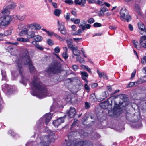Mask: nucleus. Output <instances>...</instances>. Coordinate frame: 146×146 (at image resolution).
Listing matches in <instances>:
<instances>
[{
  "mask_svg": "<svg viewBox=\"0 0 146 146\" xmlns=\"http://www.w3.org/2000/svg\"><path fill=\"white\" fill-rule=\"evenodd\" d=\"M13 29L12 27H10L8 29L4 31V35L6 36H9L11 35Z\"/></svg>",
  "mask_w": 146,
  "mask_h": 146,
  "instance_id": "obj_24",
  "label": "nucleus"
},
{
  "mask_svg": "<svg viewBox=\"0 0 146 146\" xmlns=\"http://www.w3.org/2000/svg\"><path fill=\"white\" fill-rule=\"evenodd\" d=\"M49 133V135H45L40 138V141L36 146H46L48 145L51 142H54L55 140V135L54 133L50 130H47Z\"/></svg>",
  "mask_w": 146,
  "mask_h": 146,
  "instance_id": "obj_3",
  "label": "nucleus"
},
{
  "mask_svg": "<svg viewBox=\"0 0 146 146\" xmlns=\"http://www.w3.org/2000/svg\"><path fill=\"white\" fill-rule=\"evenodd\" d=\"M54 52L56 53H58L60 51V48L58 46H57L54 49Z\"/></svg>",
  "mask_w": 146,
  "mask_h": 146,
  "instance_id": "obj_46",
  "label": "nucleus"
},
{
  "mask_svg": "<svg viewBox=\"0 0 146 146\" xmlns=\"http://www.w3.org/2000/svg\"><path fill=\"white\" fill-rule=\"evenodd\" d=\"M102 0H98L97 1V3L101 5H102L104 4V2Z\"/></svg>",
  "mask_w": 146,
  "mask_h": 146,
  "instance_id": "obj_45",
  "label": "nucleus"
},
{
  "mask_svg": "<svg viewBox=\"0 0 146 146\" xmlns=\"http://www.w3.org/2000/svg\"><path fill=\"white\" fill-rule=\"evenodd\" d=\"M70 15L69 13H67L66 15L64 16L66 20H69L70 18Z\"/></svg>",
  "mask_w": 146,
  "mask_h": 146,
  "instance_id": "obj_40",
  "label": "nucleus"
},
{
  "mask_svg": "<svg viewBox=\"0 0 146 146\" xmlns=\"http://www.w3.org/2000/svg\"><path fill=\"white\" fill-rule=\"evenodd\" d=\"M47 33L48 35L50 37H52L54 36L55 33H54L50 31H48L47 32Z\"/></svg>",
  "mask_w": 146,
  "mask_h": 146,
  "instance_id": "obj_36",
  "label": "nucleus"
},
{
  "mask_svg": "<svg viewBox=\"0 0 146 146\" xmlns=\"http://www.w3.org/2000/svg\"><path fill=\"white\" fill-rule=\"evenodd\" d=\"M84 86L85 90L88 92L90 88L88 85L87 84H85Z\"/></svg>",
  "mask_w": 146,
  "mask_h": 146,
  "instance_id": "obj_52",
  "label": "nucleus"
},
{
  "mask_svg": "<svg viewBox=\"0 0 146 146\" xmlns=\"http://www.w3.org/2000/svg\"><path fill=\"white\" fill-rule=\"evenodd\" d=\"M66 42L67 44L68 48L70 50L75 46L72 44L73 41L72 39H68L66 40Z\"/></svg>",
  "mask_w": 146,
  "mask_h": 146,
  "instance_id": "obj_21",
  "label": "nucleus"
},
{
  "mask_svg": "<svg viewBox=\"0 0 146 146\" xmlns=\"http://www.w3.org/2000/svg\"><path fill=\"white\" fill-rule=\"evenodd\" d=\"M61 10L56 9L54 10V15L56 16L59 17L61 13Z\"/></svg>",
  "mask_w": 146,
  "mask_h": 146,
  "instance_id": "obj_29",
  "label": "nucleus"
},
{
  "mask_svg": "<svg viewBox=\"0 0 146 146\" xmlns=\"http://www.w3.org/2000/svg\"><path fill=\"white\" fill-rule=\"evenodd\" d=\"M60 31L61 33L62 34L65 35L66 33V31L65 28L64 29H61Z\"/></svg>",
  "mask_w": 146,
  "mask_h": 146,
  "instance_id": "obj_47",
  "label": "nucleus"
},
{
  "mask_svg": "<svg viewBox=\"0 0 146 146\" xmlns=\"http://www.w3.org/2000/svg\"><path fill=\"white\" fill-rule=\"evenodd\" d=\"M81 74L82 79L86 81L87 83H88V81L85 78L87 77L88 76L87 73L85 72H81Z\"/></svg>",
  "mask_w": 146,
  "mask_h": 146,
  "instance_id": "obj_25",
  "label": "nucleus"
},
{
  "mask_svg": "<svg viewBox=\"0 0 146 146\" xmlns=\"http://www.w3.org/2000/svg\"><path fill=\"white\" fill-rule=\"evenodd\" d=\"M146 36H142L140 38V43L142 46L146 48Z\"/></svg>",
  "mask_w": 146,
  "mask_h": 146,
  "instance_id": "obj_13",
  "label": "nucleus"
},
{
  "mask_svg": "<svg viewBox=\"0 0 146 146\" xmlns=\"http://www.w3.org/2000/svg\"><path fill=\"white\" fill-rule=\"evenodd\" d=\"M28 32V29L26 28H24L19 34V35L20 36H23L27 34Z\"/></svg>",
  "mask_w": 146,
  "mask_h": 146,
  "instance_id": "obj_26",
  "label": "nucleus"
},
{
  "mask_svg": "<svg viewBox=\"0 0 146 146\" xmlns=\"http://www.w3.org/2000/svg\"><path fill=\"white\" fill-rule=\"evenodd\" d=\"M93 26L96 27H101L102 26L101 24L98 23H95L93 24Z\"/></svg>",
  "mask_w": 146,
  "mask_h": 146,
  "instance_id": "obj_41",
  "label": "nucleus"
},
{
  "mask_svg": "<svg viewBox=\"0 0 146 146\" xmlns=\"http://www.w3.org/2000/svg\"><path fill=\"white\" fill-rule=\"evenodd\" d=\"M87 21L90 23H92L95 21V20L93 18H90L88 19Z\"/></svg>",
  "mask_w": 146,
  "mask_h": 146,
  "instance_id": "obj_43",
  "label": "nucleus"
},
{
  "mask_svg": "<svg viewBox=\"0 0 146 146\" xmlns=\"http://www.w3.org/2000/svg\"><path fill=\"white\" fill-rule=\"evenodd\" d=\"M71 13L72 15L74 16H76L77 15H76V12L75 10H72V11H71Z\"/></svg>",
  "mask_w": 146,
  "mask_h": 146,
  "instance_id": "obj_56",
  "label": "nucleus"
},
{
  "mask_svg": "<svg viewBox=\"0 0 146 146\" xmlns=\"http://www.w3.org/2000/svg\"><path fill=\"white\" fill-rule=\"evenodd\" d=\"M16 7V4L14 3H12L4 8L2 11L3 14H7L9 13L10 9H14Z\"/></svg>",
  "mask_w": 146,
  "mask_h": 146,
  "instance_id": "obj_9",
  "label": "nucleus"
},
{
  "mask_svg": "<svg viewBox=\"0 0 146 146\" xmlns=\"http://www.w3.org/2000/svg\"><path fill=\"white\" fill-rule=\"evenodd\" d=\"M104 93L105 95V96L101 97L102 96H100V97L98 98V99L99 101H102L108 97V92L107 91H105L104 92Z\"/></svg>",
  "mask_w": 146,
  "mask_h": 146,
  "instance_id": "obj_27",
  "label": "nucleus"
},
{
  "mask_svg": "<svg viewBox=\"0 0 146 146\" xmlns=\"http://www.w3.org/2000/svg\"><path fill=\"white\" fill-rule=\"evenodd\" d=\"M26 15H16L17 18L20 21L23 20L25 17Z\"/></svg>",
  "mask_w": 146,
  "mask_h": 146,
  "instance_id": "obj_31",
  "label": "nucleus"
},
{
  "mask_svg": "<svg viewBox=\"0 0 146 146\" xmlns=\"http://www.w3.org/2000/svg\"><path fill=\"white\" fill-rule=\"evenodd\" d=\"M0 17V28L4 29L9 25L11 21V16L6 14Z\"/></svg>",
  "mask_w": 146,
  "mask_h": 146,
  "instance_id": "obj_5",
  "label": "nucleus"
},
{
  "mask_svg": "<svg viewBox=\"0 0 146 146\" xmlns=\"http://www.w3.org/2000/svg\"><path fill=\"white\" fill-rule=\"evenodd\" d=\"M136 73V71L135 70L131 74V78H133L135 76Z\"/></svg>",
  "mask_w": 146,
  "mask_h": 146,
  "instance_id": "obj_54",
  "label": "nucleus"
},
{
  "mask_svg": "<svg viewBox=\"0 0 146 146\" xmlns=\"http://www.w3.org/2000/svg\"><path fill=\"white\" fill-rule=\"evenodd\" d=\"M54 36H55V37L56 38L60 40V41H61L63 40V39L60 36L56 34L55 33Z\"/></svg>",
  "mask_w": 146,
  "mask_h": 146,
  "instance_id": "obj_39",
  "label": "nucleus"
},
{
  "mask_svg": "<svg viewBox=\"0 0 146 146\" xmlns=\"http://www.w3.org/2000/svg\"><path fill=\"white\" fill-rule=\"evenodd\" d=\"M24 64L28 66L30 72L33 73L35 70V69L33 66L31 60L29 56V52L28 50L25 49L24 52L20 56V59L17 60L16 62L17 69L19 70L21 75H22L21 83L24 85H26L28 81V78L25 75H22V62Z\"/></svg>",
  "mask_w": 146,
  "mask_h": 146,
  "instance_id": "obj_1",
  "label": "nucleus"
},
{
  "mask_svg": "<svg viewBox=\"0 0 146 146\" xmlns=\"http://www.w3.org/2000/svg\"><path fill=\"white\" fill-rule=\"evenodd\" d=\"M128 27L129 29L130 30L132 31L133 30V28L132 26L130 24H129L128 25Z\"/></svg>",
  "mask_w": 146,
  "mask_h": 146,
  "instance_id": "obj_62",
  "label": "nucleus"
},
{
  "mask_svg": "<svg viewBox=\"0 0 146 146\" xmlns=\"http://www.w3.org/2000/svg\"><path fill=\"white\" fill-rule=\"evenodd\" d=\"M64 120L62 117H60L57 120L54 121L53 122V124L55 127H58L62 123L64 122Z\"/></svg>",
  "mask_w": 146,
  "mask_h": 146,
  "instance_id": "obj_12",
  "label": "nucleus"
},
{
  "mask_svg": "<svg viewBox=\"0 0 146 146\" xmlns=\"http://www.w3.org/2000/svg\"><path fill=\"white\" fill-rule=\"evenodd\" d=\"M61 71V64L58 62H54L51 65L46 71L49 73L55 74L60 73Z\"/></svg>",
  "mask_w": 146,
  "mask_h": 146,
  "instance_id": "obj_4",
  "label": "nucleus"
},
{
  "mask_svg": "<svg viewBox=\"0 0 146 146\" xmlns=\"http://www.w3.org/2000/svg\"><path fill=\"white\" fill-rule=\"evenodd\" d=\"M85 106L86 108H88L90 107V104L88 102H86L85 103Z\"/></svg>",
  "mask_w": 146,
  "mask_h": 146,
  "instance_id": "obj_51",
  "label": "nucleus"
},
{
  "mask_svg": "<svg viewBox=\"0 0 146 146\" xmlns=\"http://www.w3.org/2000/svg\"><path fill=\"white\" fill-rule=\"evenodd\" d=\"M72 29L73 31H76V27L75 25H73L71 26Z\"/></svg>",
  "mask_w": 146,
  "mask_h": 146,
  "instance_id": "obj_61",
  "label": "nucleus"
},
{
  "mask_svg": "<svg viewBox=\"0 0 146 146\" xmlns=\"http://www.w3.org/2000/svg\"><path fill=\"white\" fill-rule=\"evenodd\" d=\"M17 39L18 41L24 42H28L30 41V40L28 38H25L22 37L17 38Z\"/></svg>",
  "mask_w": 146,
  "mask_h": 146,
  "instance_id": "obj_28",
  "label": "nucleus"
},
{
  "mask_svg": "<svg viewBox=\"0 0 146 146\" xmlns=\"http://www.w3.org/2000/svg\"><path fill=\"white\" fill-rule=\"evenodd\" d=\"M128 86L129 87H130L134 86V82H130L128 84Z\"/></svg>",
  "mask_w": 146,
  "mask_h": 146,
  "instance_id": "obj_58",
  "label": "nucleus"
},
{
  "mask_svg": "<svg viewBox=\"0 0 146 146\" xmlns=\"http://www.w3.org/2000/svg\"><path fill=\"white\" fill-rule=\"evenodd\" d=\"M71 50L72 51L73 54L75 56H78L80 55V51L78 50V47L75 46H74L72 48Z\"/></svg>",
  "mask_w": 146,
  "mask_h": 146,
  "instance_id": "obj_15",
  "label": "nucleus"
},
{
  "mask_svg": "<svg viewBox=\"0 0 146 146\" xmlns=\"http://www.w3.org/2000/svg\"><path fill=\"white\" fill-rule=\"evenodd\" d=\"M9 133L11 134V135L12 136H15V134L13 131L10 130L9 131Z\"/></svg>",
  "mask_w": 146,
  "mask_h": 146,
  "instance_id": "obj_59",
  "label": "nucleus"
},
{
  "mask_svg": "<svg viewBox=\"0 0 146 146\" xmlns=\"http://www.w3.org/2000/svg\"><path fill=\"white\" fill-rule=\"evenodd\" d=\"M110 99V98H109L107 101L103 102L100 104V105L102 108L103 109L108 108V106L110 105L108 100Z\"/></svg>",
  "mask_w": 146,
  "mask_h": 146,
  "instance_id": "obj_17",
  "label": "nucleus"
},
{
  "mask_svg": "<svg viewBox=\"0 0 146 146\" xmlns=\"http://www.w3.org/2000/svg\"><path fill=\"white\" fill-rule=\"evenodd\" d=\"M36 48L37 49H38L40 50H42L43 49V48H42V47H41V46H36Z\"/></svg>",
  "mask_w": 146,
  "mask_h": 146,
  "instance_id": "obj_64",
  "label": "nucleus"
},
{
  "mask_svg": "<svg viewBox=\"0 0 146 146\" xmlns=\"http://www.w3.org/2000/svg\"><path fill=\"white\" fill-rule=\"evenodd\" d=\"M139 32L141 34H143L146 30L144 24L141 22H140L138 24Z\"/></svg>",
  "mask_w": 146,
  "mask_h": 146,
  "instance_id": "obj_14",
  "label": "nucleus"
},
{
  "mask_svg": "<svg viewBox=\"0 0 146 146\" xmlns=\"http://www.w3.org/2000/svg\"><path fill=\"white\" fill-rule=\"evenodd\" d=\"M47 42L48 44L50 46H52L54 44V42L51 39H48Z\"/></svg>",
  "mask_w": 146,
  "mask_h": 146,
  "instance_id": "obj_35",
  "label": "nucleus"
},
{
  "mask_svg": "<svg viewBox=\"0 0 146 146\" xmlns=\"http://www.w3.org/2000/svg\"><path fill=\"white\" fill-rule=\"evenodd\" d=\"M24 27V25L23 24H20L18 25V28L19 29H21Z\"/></svg>",
  "mask_w": 146,
  "mask_h": 146,
  "instance_id": "obj_60",
  "label": "nucleus"
},
{
  "mask_svg": "<svg viewBox=\"0 0 146 146\" xmlns=\"http://www.w3.org/2000/svg\"><path fill=\"white\" fill-rule=\"evenodd\" d=\"M65 141L67 146H92L91 143L88 141H79L77 144L73 141H68L67 142L66 140Z\"/></svg>",
  "mask_w": 146,
  "mask_h": 146,
  "instance_id": "obj_6",
  "label": "nucleus"
},
{
  "mask_svg": "<svg viewBox=\"0 0 146 146\" xmlns=\"http://www.w3.org/2000/svg\"><path fill=\"white\" fill-rule=\"evenodd\" d=\"M85 70H87L91 74L92 73V71L90 68H89L88 66H86V69Z\"/></svg>",
  "mask_w": 146,
  "mask_h": 146,
  "instance_id": "obj_53",
  "label": "nucleus"
},
{
  "mask_svg": "<svg viewBox=\"0 0 146 146\" xmlns=\"http://www.w3.org/2000/svg\"><path fill=\"white\" fill-rule=\"evenodd\" d=\"M76 60L77 61L81 63L84 62V60L83 58L81 57H78L77 58Z\"/></svg>",
  "mask_w": 146,
  "mask_h": 146,
  "instance_id": "obj_34",
  "label": "nucleus"
},
{
  "mask_svg": "<svg viewBox=\"0 0 146 146\" xmlns=\"http://www.w3.org/2000/svg\"><path fill=\"white\" fill-rule=\"evenodd\" d=\"M52 116V115L50 113H48L46 114L44 116L41 118L39 122L41 125H42L43 124L44 121H45V123L46 125H47L49 122Z\"/></svg>",
  "mask_w": 146,
  "mask_h": 146,
  "instance_id": "obj_8",
  "label": "nucleus"
},
{
  "mask_svg": "<svg viewBox=\"0 0 146 146\" xmlns=\"http://www.w3.org/2000/svg\"><path fill=\"white\" fill-rule=\"evenodd\" d=\"M133 42L134 47L137 49H139L138 47H137V45L138 44V42H137L135 40H134Z\"/></svg>",
  "mask_w": 146,
  "mask_h": 146,
  "instance_id": "obj_42",
  "label": "nucleus"
},
{
  "mask_svg": "<svg viewBox=\"0 0 146 146\" xmlns=\"http://www.w3.org/2000/svg\"><path fill=\"white\" fill-rule=\"evenodd\" d=\"M82 38H74L73 40L76 42L82 39Z\"/></svg>",
  "mask_w": 146,
  "mask_h": 146,
  "instance_id": "obj_63",
  "label": "nucleus"
},
{
  "mask_svg": "<svg viewBox=\"0 0 146 146\" xmlns=\"http://www.w3.org/2000/svg\"><path fill=\"white\" fill-rule=\"evenodd\" d=\"M31 83L32 86L36 90L31 92L33 95L40 99L51 95L37 76H34L33 78Z\"/></svg>",
  "mask_w": 146,
  "mask_h": 146,
  "instance_id": "obj_2",
  "label": "nucleus"
},
{
  "mask_svg": "<svg viewBox=\"0 0 146 146\" xmlns=\"http://www.w3.org/2000/svg\"><path fill=\"white\" fill-rule=\"evenodd\" d=\"M76 113V111L74 108L70 107V110L67 111V115L70 118L73 117Z\"/></svg>",
  "mask_w": 146,
  "mask_h": 146,
  "instance_id": "obj_11",
  "label": "nucleus"
},
{
  "mask_svg": "<svg viewBox=\"0 0 146 146\" xmlns=\"http://www.w3.org/2000/svg\"><path fill=\"white\" fill-rule=\"evenodd\" d=\"M27 27L31 29L38 30L40 29L41 28V27L39 24L34 23L28 25Z\"/></svg>",
  "mask_w": 146,
  "mask_h": 146,
  "instance_id": "obj_10",
  "label": "nucleus"
},
{
  "mask_svg": "<svg viewBox=\"0 0 146 146\" xmlns=\"http://www.w3.org/2000/svg\"><path fill=\"white\" fill-rule=\"evenodd\" d=\"M109 28L112 30H115L116 29L117 27L115 25H111L109 27Z\"/></svg>",
  "mask_w": 146,
  "mask_h": 146,
  "instance_id": "obj_50",
  "label": "nucleus"
},
{
  "mask_svg": "<svg viewBox=\"0 0 146 146\" xmlns=\"http://www.w3.org/2000/svg\"><path fill=\"white\" fill-rule=\"evenodd\" d=\"M2 75V80H6V75L5 74V71H1Z\"/></svg>",
  "mask_w": 146,
  "mask_h": 146,
  "instance_id": "obj_33",
  "label": "nucleus"
},
{
  "mask_svg": "<svg viewBox=\"0 0 146 146\" xmlns=\"http://www.w3.org/2000/svg\"><path fill=\"white\" fill-rule=\"evenodd\" d=\"M146 62V56L143 57V59H141V62L143 64H145Z\"/></svg>",
  "mask_w": 146,
  "mask_h": 146,
  "instance_id": "obj_48",
  "label": "nucleus"
},
{
  "mask_svg": "<svg viewBox=\"0 0 146 146\" xmlns=\"http://www.w3.org/2000/svg\"><path fill=\"white\" fill-rule=\"evenodd\" d=\"M134 86H137L139 84H140L142 83V82H141L140 80H138L137 81L134 82Z\"/></svg>",
  "mask_w": 146,
  "mask_h": 146,
  "instance_id": "obj_44",
  "label": "nucleus"
},
{
  "mask_svg": "<svg viewBox=\"0 0 146 146\" xmlns=\"http://www.w3.org/2000/svg\"><path fill=\"white\" fill-rule=\"evenodd\" d=\"M97 72L100 78H101L103 77L104 79L107 80L108 79V76L105 73L103 72H101L98 70H97Z\"/></svg>",
  "mask_w": 146,
  "mask_h": 146,
  "instance_id": "obj_16",
  "label": "nucleus"
},
{
  "mask_svg": "<svg viewBox=\"0 0 146 146\" xmlns=\"http://www.w3.org/2000/svg\"><path fill=\"white\" fill-rule=\"evenodd\" d=\"M72 68L74 70H76L78 68V66L76 65H73L72 66Z\"/></svg>",
  "mask_w": 146,
  "mask_h": 146,
  "instance_id": "obj_49",
  "label": "nucleus"
},
{
  "mask_svg": "<svg viewBox=\"0 0 146 146\" xmlns=\"http://www.w3.org/2000/svg\"><path fill=\"white\" fill-rule=\"evenodd\" d=\"M79 0H75L74 3L76 5H80L81 7H84L86 3L85 0H81L79 1Z\"/></svg>",
  "mask_w": 146,
  "mask_h": 146,
  "instance_id": "obj_22",
  "label": "nucleus"
},
{
  "mask_svg": "<svg viewBox=\"0 0 146 146\" xmlns=\"http://www.w3.org/2000/svg\"><path fill=\"white\" fill-rule=\"evenodd\" d=\"M90 100L92 102H94L96 100V98L94 94H92L90 96Z\"/></svg>",
  "mask_w": 146,
  "mask_h": 146,
  "instance_id": "obj_32",
  "label": "nucleus"
},
{
  "mask_svg": "<svg viewBox=\"0 0 146 146\" xmlns=\"http://www.w3.org/2000/svg\"><path fill=\"white\" fill-rule=\"evenodd\" d=\"M34 40L36 42H40L42 40V37L38 35H35L34 37Z\"/></svg>",
  "mask_w": 146,
  "mask_h": 146,
  "instance_id": "obj_30",
  "label": "nucleus"
},
{
  "mask_svg": "<svg viewBox=\"0 0 146 146\" xmlns=\"http://www.w3.org/2000/svg\"><path fill=\"white\" fill-rule=\"evenodd\" d=\"M35 35V32L32 30L27 32V36L28 38H34Z\"/></svg>",
  "mask_w": 146,
  "mask_h": 146,
  "instance_id": "obj_19",
  "label": "nucleus"
},
{
  "mask_svg": "<svg viewBox=\"0 0 146 146\" xmlns=\"http://www.w3.org/2000/svg\"><path fill=\"white\" fill-rule=\"evenodd\" d=\"M4 88L7 90V94H10L13 93V88L12 87L9 86L7 84L6 85L4 86Z\"/></svg>",
  "mask_w": 146,
  "mask_h": 146,
  "instance_id": "obj_18",
  "label": "nucleus"
},
{
  "mask_svg": "<svg viewBox=\"0 0 146 146\" xmlns=\"http://www.w3.org/2000/svg\"><path fill=\"white\" fill-rule=\"evenodd\" d=\"M67 52H64L62 54V57L65 59L67 58L68 57V55L67 54Z\"/></svg>",
  "mask_w": 146,
  "mask_h": 146,
  "instance_id": "obj_38",
  "label": "nucleus"
},
{
  "mask_svg": "<svg viewBox=\"0 0 146 146\" xmlns=\"http://www.w3.org/2000/svg\"><path fill=\"white\" fill-rule=\"evenodd\" d=\"M135 117L134 114H131L130 113H127L126 114V117L127 119L130 121H135L134 120H133V119L134 117Z\"/></svg>",
  "mask_w": 146,
  "mask_h": 146,
  "instance_id": "obj_23",
  "label": "nucleus"
},
{
  "mask_svg": "<svg viewBox=\"0 0 146 146\" xmlns=\"http://www.w3.org/2000/svg\"><path fill=\"white\" fill-rule=\"evenodd\" d=\"M80 22V19H76L74 20V23L75 24H78Z\"/></svg>",
  "mask_w": 146,
  "mask_h": 146,
  "instance_id": "obj_55",
  "label": "nucleus"
},
{
  "mask_svg": "<svg viewBox=\"0 0 146 146\" xmlns=\"http://www.w3.org/2000/svg\"><path fill=\"white\" fill-rule=\"evenodd\" d=\"M101 10L103 12H105L108 11V9L105 7H103L102 9Z\"/></svg>",
  "mask_w": 146,
  "mask_h": 146,
  "instance_id": "obj_57",
  "label": "nucleus"
},
{
  "mask_svg": "<svg viewBox=\"0 0 146 146\" xmlns=\"http://www.w3.org/2000/svg\"><path fill=\"white\" fill-rule=\"evenodd\" d=\"M64 2L69 5H72L73 3V1L72 0H65Z\"/></svg>",
  "mask_w": 146,
  "mask_h": 146,
  "instance_id": "obj_37",
  "label": "nucleus"
},
{
  "mask_svg": "<svg viewBox=\"0 0 146 146\" xmlns=\"http://www.w3.org/2000/svg\"><path fill=\"white\" fill-rule=\"evenodd\" d=\"M58 29V30L60 31L61 29H64V23L60 21H57Z\"/></svg>",
  "mask_w": 146,
  "mask_h": 146,
  "instance_id": "obj_20",
  "label": "nucleus"
},
{
  "mask_svg": "<svg viewBox=\"0 0 146 146\" xmlns=\"http://www.w3.org/2000/svg\"><path fill=\"white\" fill-rule=\"evenodd\" d=\"M120 18L123 21H130L131 19V17L129 15V13L125 8H122L120 12Z\"/></svg>",
  "mask_w": 146,
  "mask_h": 146,
  "instance_id": "obj_7",
  "label": "nucleus"
}]
</instances>
